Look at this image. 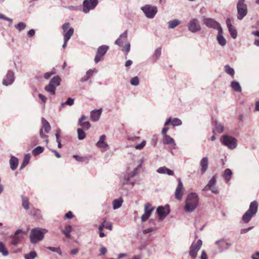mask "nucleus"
<instances>
[{
	"instance_id": "f257e3e1",
	"label": "nucleus",
	"mask_w": 259,
	"mask_h": 259,
	"mask_svg": "<svg viewBox=\"0 0 259 259\" xmlns=\"http://www.w3.org/2000/svg\"><path fill=\"white\" fill-rule=\"evenodd\" d=\"M141 163L136 165L135 163H130L127 164L126 171L120 177V182L124 185L127 183L130 178L138 174L141 170Z\"/></svg>"
},
{
	"instance_id": "f03ea898",
	"label": "nucleus",
	"mask_w": 259,
	"mask_h": 259,
	"mask_svg": "<svg viewBox=\"0 0 259 259\" xmlns=\"http://www.w3.org/2000/svg\"><path fill=\"white\" fill-rule=\"evenodd\" d=\"M199 197L195 193H190L188 195L185 200L184 209L187 212H192L198 206Z\"/></svg>"
},
{
	"instance_id": "7ed1b4c3",
	"label": "nucleus",
	"mask_w": 259,
	"mask_h": 259,
	"mask_svg": "<svg viewBox=\"0 0 259 259\" xmlns=\"http://www.w3.org/2000/svg\"><path fill=\"white\" fill-rule=\"evenodd\" d=\"M48 232L45 229L35 228L32 229L30 232V241L32 244H37L44 238V235Z\"/></svg>"
},
{
	"instance_id": "20e7f679",
	"label": "nucleus",
	"mask_w": 259,
	"mask_h": 259,
	"mask_svg": "<svg viewBox=\"0 0 259 259\" xmlns=\"http://www.w3.org/2000/svg\"><path fill=\"white\" fill-rule=\"evenodd\" d=\"M258 209V203L256 201L251 202L249 205V209L243 214L242 221L245 223H248L251 218L256 213Z\"/></svg>"
},
{
	"instance_id": "39448f33",
	"label": "nucleus",
	"mask_w": 259,
	"mask_h": 259,
	"mask_svg": "<svg viewBox=\"0 0 259 259\" xmlns=\"http://www.w3.org/2000/svg\"><path fill=\"white\" fill-rule=\"evenodd\" d=\"M62 30L63 31L64 43L62 47L64 49L67 46L68 41L73 35L74 33V29L70 27L69 23H65L62 25Z\"/></svg>"
},
{
	"instance_id": "423d86ee",
	"label": "nucleus",
	"mask_w": 259,
	"mask_h": 259,
	"mask_svg": "<svg viewBox=\"0 0 259 259\" xmlns=\"http://www.w3.org/2000/svg\"><path fill=\"white\" fill-rule=\"evenodd\" d=\"M220 141L222 144L231 150L234 149L237 146V140L233 137L228 135H223Z\"/></svg>"
},
{
	"instance_id": "0eeeda50",
	"label": "nucleus",
	"mask_w": 259,
	"mask_h": 259,
	"mask_svg": "<svg viewBox=\"0 0 259 259\" xmlns=\"http://www.w3.org/2000/svg\"><path fill=\"white\" fill-rule=\"evenodd\" d=\"M60 81L61 78L59 76L57 75L53 77L50 81L49 84L45 87V91L50 93L51 95H55L56 88L60 85Z\"/></svg>"
},
{
	"instance_id": "6e6552de",
	"label": "nucleus",
	"mask_w": 259,
	"mask_h": 259,
	"mask_svg": "<svg viewBox=\"0 0 259 259\" xmlns=\"http://www.w3.org/2000/svg\"><path fill=\"white\" fill-rule=\"evenodd\" d=\"M237 19L241 20L247 14V7L245 4V0H238L237 4Z\"/></svg>"
},
{
	"instance_id": "1a4fd4ad",
	"label": "nucleus",
	"mask_w": 259,
	"mask_h": 259,
	"mask_svg": "<svg viewBox=\"0 0 259 259\" xmlns=\"http://www.w3.org/2000/svg\"><path fill=\"white\" fill-rule=\"evenodd\" d=\"M187 26L188 30L192 33H197L201 30L200 22L196 18H191Z\"/></svg>"
},
{
	"instance_id": "9d476101",
	"label": "nucleus",
	"mask_w": 259,
	"mask_h": 259,
	"mask_svg": "<svg viewBox=\"0 0 259 259\" xmlns=\"http://www.w3.org/2000/svg\"><path fill=\"white\" fill-rule=\"evenodd\" d=\"M141 10L145 16L149 19L153 18L157 12V8L155 6L146 5L141 8Z\"/></svg>"
},
{
	"instance_id": "9b49d317",
	"label": "nucleus",
	"mask_w": 259,
	"mask_h": 259,
	"mask_svg": "<svg viewBox=\"0 0 259 259\" xmlns=\"http://www.w3.org/2000/svg\"><path fill=\"white\" fill-rule=\"evenodd\" d=\"M98 0H84L82 3V12L87 14L93 10L98 5Z\"/></svg>"
},
{
	"instance_id": "f8f14e48",
	"label": "nucleus",
	"mask_w": 259,
	"mask_h": 259,
	"mask_svg": "<svg viewBox=\"0 0 259 259\" xmlns=\"http://www.w3.org/2000/svg\"><path fill=\"white\" fill-rule=\"evenodd\" d=\"M202 245V242L201 240H198L196 242L194 241L190 247L189 254L192 259H195L197 255V252L200 249Z\"/></svg>"
},
{
	"instance_id": "ddd939ff",
	"label": "nucleus",
	"mask_w": 259,
	"mask_h": 259,
	"mask_svg": "<svg viewBox=\"0 0 259 259\" xmlns=\"http://www.w3.org/2000/svg\"><path fill=\"white\" fill-rule=\"evenodd\" d=\"M108 49L109 47L106 45H103L98 48L94 59L96 63H98L101 60L102 57L106 54Z\"/></svg>"
},
{
	"instance_id": "4468645a",
	"label": "nucleus",
	"mask_w": 259,
	"mask_h": 259,
	"mask_svg": "<svg viewBox=\"0 0 259 259\" xmlns=\"http://www.w3.org/2000/svg\"><path fill=\"white\" fill-rule=\"evenodd\" d=\"M204 24L208 27L214 29H217L219 31L220 28H222L221 25L214 19L212 18H205L204 20Z\"/></svg>"
},
{
	"instance_id": "2eb2a0df",
	"label": "nucleus",
	"mask_w": 259,
	"mask_h": 259,
	"mask_svg": "<svg viewBox=\"0 0 259 259\" xmlns=\"http://www.w3.org/2000/svg\"><path fill=\"white\" fill-rule=\"evenodd\" d=\"M15 80L14 72L10 70L8 71L5 77L3 80V84L5 86L12 84Z\"/></svg>"
},
{
	"instance_id": "dca6fc26",
	"label": "nucleus",
	"mask_w": 259,
	"mask_h": 259,
	"mask_svg": "<svg viewBox=\"0 0 259 259\" xmlns=\"http://www.w3.org/2000/svg\"><path fill=\"white\" fill-rule=\"evenodd\" d=\"M184 193V187L183 185L182 182L180 178L178 179V185L176 188L175 195L176 198L179 200H181L182 198V196Z\"/></svg>"
},
{
	"instance_id": "f3484780",
	"label": "nucleus",
	"mask_w": 259,
	"mask_h": 259,
	"mask_svg": "<svg viewBox=\"0 0 259 259\" xmlns=\"http://www.w3.org/2000/svg\"><path fill=\"white\" fill-rule=\"evenodd\" d=\"M157 213L160 219L162 220L169 213V208L168 205L164 207L160 206L157 208Z\"/></svg>"
},
{
	"instance_id": "a211bd4d",
	"label": "nucleus",
	"mask_w": 259,
	"mask_h": 259,
	"mask_svg": "<svg viewBox=\"0 0 259 259\" xmlns=\"http://www.w3.org/2000/svg\"><path fill=\"white\" fill-rule=\"evenodd\" d=\"M215 244L218 246V249L222 252L229 248L231 246V243L228 242L224 239H222L215 242Z\"/></svg>"
},
{
	"instance_id": "6ab92c4d",
	"label": "nucleus",
	"mask_w": 259,
	"mask_h": 259,
	"mask_svg": "<svg viewBox=\"0 0 259 259\" xmlns=\"http://www.w3.org/2000/svg\"><path fill=\"white\" fill-rule=\"evenodd\" d=\"M106 139V135H102L100 137L99 141L96 144V146L101 149L102 151H106L109 146L108 144L105 142Z\"/></svg>"
},
{
	"instance_id": "aec40b11",
	"label": "nucleus",
	"mask_w": 259,
	"mask_h": 259,
	"mask_svg": "<svg viewBox=\"0 0 259 259\" xmlns=\"http://www.w3.org/2000/svg\"><path fill=\"white\" fill-rule=\"evenodd\" d=\"M22 232L21 229L17 230L12 237L11 244L16 246L18 243L22 239L23 236L19 235V234Z\"/></svg>"
},
{
	"instance_id": "412c9836",
	"label": "nucleus",
	"mask_w": 259,
	"mask_h": 259,
	"mask_svg": "<svg viewBox=\"0 0 259 259\" xmlns=\"http://www.w3.org/2000/svg\"><path fill=\"white\" fill-rule=\"evenodd\" d=\"M170 123L172 125V126H180L182 124V121L181 120L178 118H174L172 119L171 117H169L166 119L164 123V126H167Z\"/></svg>"
},
{
	"instance_id": "4be33fe9",
	"label": "nucleus",
	"mask_w": 259,
	"mask_h": 259,
	"mask_svg": "<svg viewBox=\"0 0 259 259\" xmlns=\"http://www.w3.org/2000/svg\"><path fill=\"white\" fill-rule=\"evenodd\" d=\"M226 24L231 36L234 39L236 38L237 36V31L235 27L230 23V19L229 18L227 19Z\"/></svg>"
},
{
	"instance_id": "5701e85b",
	"label": "nucleus",
	"mask_w": 259,
	"mask_h": 259,
	"mask_svg": "<svg viewBox=\"0 0 259 259\" xmlns=\"http://www.w3.org/2000/svg\"><path fill=\"white\" fill-rule=\"evenodd\" d=\"M162 141L164 144L169 145L172 148H175L176 144L175 142V140L169 135L164 136Z\"/></svg>"
},
{
	"instance_id": "b1692460",
	"label": "nucleus",
	"mask_w": 259,
	"mask_h": 259,
	"mask_svg": "<svg viewBox=\"0 0 259 259\" xmlns=\"http://www.w3.org/2000/svg\"><path fill=\"white\" fill-rule=\"evenodd\" d=\"M217 40L219 45L221 46L224 47L226 45V40L223 35V29L222 28H220L219 31H218V34L217 37Z\"/></svg>"
},
{
	"instance_id": "393cba45",
	"label": "nucleus",
	"mask_w": 259,
	"mask_h": 259,
	"mask_svg": "<svg viewBox=\"0 0 259 259\" xmlns=\"http://www.w3.org/2000/svg\"><path fill=\"white\" fill-rule=\"evenodd\" d=\"M102 109L94 110L91 112V119L93 121H98L101 115Z\"/></svg>"
},
{
	"instance_id": "a878e982",
	"label": "nucleus",
	"mask_w": 259,
	"mask_h": 259,
	"mask_svg": "<svg viewBox=\"0 0 259 259\" xmlns=\"http://www.w3.org/2000/svg\"><path fill=\"white\" fill-rule=\"evenodd\" d=\"M127 37V32L125 31L122 33L119 36V37L115 41V44L119 46H122L123 42H124Z\"/></svg>"
},
{
	"instance_id": "bb28decb",
	"label": "nucleus",
	"mask_w": 259,
	"mask_h": 259,
	"mask_svg": "<svg viewBox=\"0 0 259 259\" xmlns=\"http://www.w3.org/2000/svg\"><path fill=\"white\" fill-rule=\"evenodd\" d=\"M217 182V178L215 176H214L208 182L207 185L210 188V190L212 192L214 193H218V190L214 187V186L216 184Z\"/></svg>"
},
{
	"instance_id": "cd10ccee",
	"label": "nucleus",
	"mask_w": 259,
	"mask_h": 259,
	"mask_svg": "<svg viewBox=\"0 0 259 259\" xmlns=\"http://www.w3.org/2000/svg\"><path fill=\"white\" fill-rule=\"evenodd\" d=\"M97 72V70L96 69H89L86 72V74L80 79V81L81 82L87 81L90 78V77L93 75L94 72Z\"/></svg>"
},
{
	"instance_id": "c85d7f7f",
	"label": "nucleus",
	"mask_w": 259,
	"mask_h": 259,
	"mask_svg": "<svg viewBox=\"0 0 259 259\" xmlns=\"http://www.w3.org/2000/svg\"><path fill=\"white\" fill-rule=\"evenodd\" d=\"M181 23V21L175 19L167 22L169 29H174Z\"/></svg>"
},
{
	"instance_id": "c756f323",
	"label": "nucleus",
	"mask_w": 259,
	"mask_h": 259,
	"mask_svg": "<svg viewBox=\"0 0 259 259\" xmlns=\"http://www.w3.org/2000/svg\"><path fill=\"white\" fill-rule=\"evenodd\" d=\"M157 171L160 174H166L169 176H172L174 175L173 171L165 167H162L159 168L158 169H157Z\"/></svg>"
},
{
	"instance_id": "7c9ffc66",
	"label": "nucleus",
	"mask_w": 259,
	"mask_h": 259,
	"mask_svg": "<svg viewBox=\"0 0 259 259\" xmlns=\"http://www.w3.org/2000/svg\"><path fill=\"white\" fill-rule=\"evenodd\" d=\"M41 123L42 124V129L44 130L46 133H49L51 130V125L50 123L44 118H42Z\"/></svg>"
},
{
	"instance_id": "2f4dec72",
	"label": "nucleus",
	"mask_w": 259,
	"mask_h": 259,
	"mask_svg": "<svg viewBox=\"0 0 259 259\" xmlns=\"http://www.w3.org/2000/svg\"><path fill=\"white\" fill-rule=\"evenodd\" d=\"M122 202L123 199L121 197L114 199L112 202L113 209H116L119 208L121 206Z\"/></svg>"
},
{
	"instance_id": "473e14b6",
	"label": "nucleus",
	"mask_w": 259,
	"mask_h": 259,
	"mask_svg": "<svg viewBox=\"0 0 259 259\" xmlns=\"http://www.w3.org/2000/svg\"><path fill=\"white\" fill-rule=\"evenodd\" d=\"M154 209V207H151V204L150 203H146L144 205V211L145 213L151 215L152 212Z\"/></svg>"
},
{
	"instance_id": "72a5a7b5",
	"label": "nucleus",
	"mask_w": 259,
	"mask_h": 259,
	"mask_svg": "<svg viewBox=\"0 0 259 259\" xmlns=\"http://www.w3.org/2000/svg\"><path fill=\"white\" fill-rule=\"evenodd\" d=\"M214 125L215 128L213 131V133H214L215 131L218 133H221L223 132L224 127L221 123L215 121L214 123Z\"/></svg>"
},
{
	"instance_id": "f704fd0d",
	"label": "nucleus",
	"mask_w": 259,
	"mask_h": 259,
	"mask_svg": "<svg viewBox=\"0 0 259 259\" xmlns=\"http://www.w3.org/2000/svg\"><path fill=\"white\" fill-rule=\"evenodd\" d=\"M232 88L236 92H241L242 90L239 83L236 81H233L231 83Z\"/></svg>"
},
{
	"instance_id": "c9c22d12",
	"label": "nucleus",
	"mask_w": 259,
	"mask_h": 259,
	"mask_svg": "<svg viewBox=\"0 0 259 259\" xmlns=\"http://www.w3.org/2000/svg\"><path fill=\"white\" fill-rule=\"evenodd\" d=\"M224 70L228 74L231 75L232 77H234L235 71L234 69L231 67L229 65H226L224 66Z\"/></svg>"
},
{
	"instance_id": "e433bc0d",
	"label": "nucleus",
	"mask_w": 259,
	"mask_h": 259,
	"mask_svg": "<svg viewBox=\"0 0 259 259\" xmlns=\"http://www.w3.org/2000/svg\"><path fill=\"white\" fill-rule=\"evenodd\" d=\"M22 206L23 207L26 209L28 210L29 208V200L27 197L25 196H22Z\"/></svg>"
},
{
	"instance_id": "4c0bfd02",
	"label": "nucleus",
	"mask_w": 259,
	"mask_h": 259,
	"mask_svg": "<svg viewBox=\"0 0 259 259\" xmlns=\"http://www.w3.org/2000/svg\"><path fill=\"white\" fill-rule=\"evenodd\" d=\"M74 157L75 160L78 161H85L92 160V157L90 155L83 157L79 156L78 155H74Z\"/></svg>"
},
{
	"instance_id": "58836bf2",
	"label": "nucleus",
	"mask_w": 259,
	"mask_h": 259,
	"mask_svg": "<svg viewBox=\"0 0 259 259\" xmlns=\"http://www.w3.org/2000/svg\"><path fill=\"white\" fill-rule=\"evenodd\" d=\"M232 175V172L230 169L227 168L225 170L224 174V178L225 180L227 181V183H229V182L231 180Z\"/></svg>"
},
{
	"instance_id": "ea45409f",
	"label": "nucleus",
	"mask_w": 259,
	"mask_h": 259,
	"mask_svg": "<svg viewBox=\"0 0 259 259\" xmlns=\"http://www.w3.org/2000/svg\"><path fill=\"white\" fill-rule=\"evenodd\" d=\"M0 252L2 253L4 256H7L9 254L8 250L2 242H0Z\"/></svg>"
},
{
	"instance_id": "a19ab883",
	"label": "nucleus",
	"mask_w": 259,
	"mask_h": 259,
	"mask_svg": "<svg viewBox=\"0 0 259 259\" xmlns=\"http://www.w3.org/2000/svg\"><path fill=\"white\" fill-rule=\"evenodd\" d=\"M37 256V253L35 251H31L29 253L24 255L25 259H34Z\"/></svg>"
},
{
	"instance_id": "79ce46f5",
	"label": "nucleus",
	"mask_w": 259,
	"mask_h": 259,
	"mask_svg": "<svg viewBox=\"0 0 259 259\" xmlns=\"http://www.w3.org/2000/svg\"><path fill=\"white\" fill-rule=\"evenodd\" d=\"M72 227L71 225L66 226L65 230L63 231L65 236L67 238L70 237V232L72 231Z\"/></svg>"
},
{
	"instance_id": "37998d69",
	"label": "nucleus",
	"mask_w": 259,
	"mask_h": 259,
	"mask_svg": "<svg viewBox=\"0 0 259 259\" xmlns=\"http://www.w3.org/2000/svg\"><path fill=\"white\" fill-rule=\"evenodd\" d=\"M77 132L78 135V138L79 140H82L85 138V134L82 129L78 128Z\"/></svg>"
},
{
	"instance_id": "c03bdc74",
	"label": "nucleus",
	"mask_w": 259,
	"mask_h": 259,
	"mask_svg": "<svg viewBox=\"0 0 259 259\" xmlns=\"http://www.w3.org/2000/svg\"><path fill=\"white\" fill-rule=\"evenodd\" d=\"M44 150V148L41 146H37L34 149L32 150V154L34 155H37L39 154L40 153H42Z\"/></svg>"
},
{
	"instance_id": "a18cd8bd",
	"label": "nucleus",
	"mask_w": 259,
	"mask_h": 259,
	"mask_svg": "<svg viewBox=\"0 0 259 259\" xmlns=\"http://www.w3.org/2000/svg\"><path fill=\"white\" fill-rule=\"evenodd\" d=\"M106 223V221H104L103 223H102L100 226L99 227V236L100 237H104L106 236V234L103 232V229L104 228L105 226V223Z\"/></svg>"
},
{
	"instance_id": "49530a36",
	"label": "nucleus",
	"mask_w": 259,
	"mask_h": 259,
	"mask_svg": "<svg viewBox=\"0 0 259 259\" xmlns=\"http://www.w3.org/2000/svg\"><path fill=\"white\" fill-rule=\"evenodd\" d=\"M130 83L134 86H137L139 84V79L138 76H135L131 79Z\"/></svg>"
},
{
	"instance_id": "de8ad7c7",
	"label": "nucleus",
	"mask_w": 259,
	"mask_h": 259,
	"mask_svg": "<svg viewBox=\"0 0 259 259\" xmlns=\"http://www.w3.org/2000/svg\"><path fill=\"white\" fill-rule=\"evenodd\" d=\"M15 27L19 31H21L25 28L26 24L23 22H19Z\"/></svg>"
},
{
	"instance_id": "09e8293b",
	"label": "nucleus",
	"mask_w": 259,
	"mask_h": 259,
	"mask_svg": "<svg viewBox=\"0 0 259 259\" xmlns=\"http://www.w3.org/2000/svg\"><path fill=\"white\" fill-rule=\"evenodd\" d=\"M79 124L85 130H88L91 127V124L89 121H82Z\"/></svg>"
},
{
	"instance_id": "8fccbe9b",
	"label": "nucleus",
	"mask_w": 259,
	"mask_h": 259,
	"mask_svg": "<svg viewBox=\"0 0 259 259\" xmlns=\"http://www.w3.org/2000/svg\"><path fill=\"white\" fill-rule=\"evenodd\" d=\"M47 248L48 249H49L53 252H56L60 255L62 254L61 251L59 248H56V247H51V246L47 247Z\"/></svg>"
},
{
	"instance_id": "3c124183",
	"label": "nucleus",
	"mask_w": 259,
	"mask_h": 259,
	"mask_svg": "<svg viewBox=\"0 0 259 259\" xmlns=\"http://www.w3.org/2000/svg\"><path fill=\"white\" fill-rule=\"evenodd\" d=\"M201 174H203L207 169L208 163H201Z\"/></svg>"
},
{
	"instance_id": "603ef678",
	"label": "nucleus",
	"mask_w": 259,
	"mask_h": 259,
	"mask_svg": "<svg viewBox=\"0 0 259 259\" xmlns=\"http://www.w3.org/2000/svg\"><path fill=\"white\" fill-rule=\"evenodd\" d=\"M161 55V48H157L154 52V57L155 58V59H157Z\"/></svg>"
},
{
	"instance_id": "864d4df0",
	"label": "nucleus",
	"mask_w": 259,
	"mask_h": 259,
	"mask_svg": "<svg viewBox=\"0 0 259 259\" xmlns=\"http://www.w3.org/2000/svg\"><path fill=\"white\" fill-rule=\"evenodd\" d=\"M131 45L130 42H127L123 48L122 51L125 52L127 54L130 51Z\"/></svg>"
},
{
	"instance_id": "5fc2aeb1",
	"label": "nucleus",
	"mask_w": 259,
	"mask_h": 259,
	"mask_svg": "<svg viewBox=\"0 0 259 259\" xmlns=\"http://www.w3.org/2000/svg\"><path fill=\"white\" fill-rule=\"evenodd\" d=\"M145 144L146 141L144 140L141 144L136 145L135 146V148L138 150H141L145 146Z\"/></svg>"
},
{
	"instance_id": "6e6d98bb",
	"label": "nucleus",
	"mask_w": 259,
	"mask_h": 259,
	"mask_svg": "<svg viewBox=\"0 0 259 259\" xmlns=\"http://www.w3.org/2000/svg\"><path fill=\"white\" fill-rule=\"evenodd\" d=\"M150 215L144 213L141 217V221L142 222H146L149 218Z\"/></svg>"
},
{
	"instance_id": "4d7b16f0",
	"label": "nucleus",
	"mask_w": 259,
	"mask_h": 259,
	"mask_svg": "<svg viewBox=\"0 0 259 259\" xmlns=\"http://www.w3.org/2000/svg\"><path fill=\"white\" fill-rule=\"evenodd\" d=\"M65 103L69 106H72L74 104V100L71 98H68Z\"/></svg>"
},
{
	"instance_id": "13d9d810",
	"label": "nucleus",
	"mask_w": 259,
	"mask_h": 259,
	"mask_svg": "<svg viewBox=\"0 0 259 259\" xmlns=\"http://www.w3.org/2000/svg\"><path fill=\"white\" fill-rule=\"evenodd\" d=\"M54 74V72L53 71L47 72L44 74V78L46 79H48Z\"/></svg>"
},
{
	"instance_id": "bf43d9fd",
	"label": "nucleus",
	"mask_w": 259,
	"mask_h": 259,
	"mask_svg": "<svg viewBox=\"0 0 259 259\" xmlns=\"http://www.w3.org/2000/svg\"><path fill=\"white\" fill-rule=\"evenodd\" d=\"M30 154L29 153L26 154L24 155V159L22 162H29L30 159Z\"/></svg>"
},
{
	"instance_id": "052dcab7",
	"label": "nucleus",
	"mask_w": 259,
	"mask_h": 259,
	"mask_svg": "<svg viewBox=\"0 0 259 259\" xmlns=\"http://www.w3.org/2000/svg\"><path fill=\"white\" fill-rule=\"evenodd\" d=\"M104 228L109 230H111L112 229V224L110 222H107L106 224H105Z\"/></svg>"
},
{
	"instance_id": "680f3d73",
	"label": "nucleus",
	"mask_w": 259,
	"mask_h": 259,
	"mask_svg": "<svg viewBox=\"0 0 259 259\" xmlns=\"http://www.w3.org/2000/svg\"><path fill=\"white\" fill-rule=\"evenodd\" d=\"M38 97L44 103L46 102L47 99L43 95L39 94Z\"/></svg>"
},
{
	"instance_id": "e2e57ef3",
	"label": "nucleus",
	"mask_w": 259,
	"mask_h": 259,
	"mask_svg": "<svg viewBox=\"0 0 259 259\" xmlns=\"http://www.w3.org/2000/svg\"><path fill=\"white\" fill-rule=\"evenodd\" d=\"M18 163H10L11 168L13 170L16 169L18 167Z\"/></svg>"
},
{
	"instance_id": "0e129e2a",
	"label": "nucleus",
	"mask_w": 259,
	"mask_h": 259,
	"mask_svg": "<svg viewBox=\"0 0 259 259\" xmlns=\"http://www.w3.org/2000/svg\"><path fill=\"white\" fill-rule=\"evenodd\" d=\"M252 259H259V251H256L251 256Z\"/></svg>"
},
{
	"instance_id": "69168bd1",
	"label": "nucleus",
	"mask_w": 259,
	"mask_h": 259,
	"mask_svg": "<svg viewBox=\"0 0 259 259\" xmlns=\"http://www.w3.org/2000/svg\"><path fill=\"white\" fill-rule=\"evenodd\" d=\"M35 34V30L34 29H30L28 32V36L29 37H32Z\"/></svg>"
},
{
	"instance_id": "338daca9",
	"label": "nucleus",
	"mask_w": 259,
	"mask_h": 259,
	"mask_svg": "<svg viewBox=\"0 0 259 259\" xmlns=\"http://www.w3.org/2000/svg\"><path fill=\"white\" fill-rule=\"evenodd\" d=\"M65 216L68 219H71L73 218V215L71 211H69L65 214Z\"/></svg>"
},
{
	"instance_id": "774afa93",
	"label": "nucleus",
	"mask_w": 259,
	"mask_h": 259,
	"mask_svg": "<svg viewBox=\"0 0 259 259\" xmlns=\"http://www.w3.org/2000/svg\"><path fill=\"white\" fill-rule=\"evenodd\" d=\"M200 258L201 259H207V255L204 251H202Z\"/></svg>"
}]
</instances>
